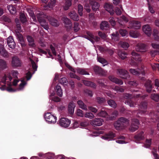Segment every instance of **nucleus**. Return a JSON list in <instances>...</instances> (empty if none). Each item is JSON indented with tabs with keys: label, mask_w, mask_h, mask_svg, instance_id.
Segmentation results:
<instances>
[{
	"label": "nucleus",
	"mask_w": 159,
	"mask_h": 159,
	"mask_svg": "<svg viewBox=\"0 0 159 159\" xmlns=\"http://www.w3.org/2000/svg\"><path fill=\"white\" fill-rule=\"evenodd\" d=\"M137 51L141 52H144L146 51L147 47L146 45L143 43H139L136 47Z\"/></svg>",
	"instance_id": "4468645a"
},
{
	"label": "nucleus",
	"mask_w": 159,
	"mask_h": 159,
	"mask_svg": "<svg viewBox=\"0 0 159 159\" xmlns=\"http://www.w3.org/2000/svg\"><path fill=\"white\" fill-rule=\"evenodd\" d=\"M70 18L74 21H78L79 20V16L75 11H72L69 13Z\"/></svg>",
	"instance_id": "393cba45"
},
{
	"label": "nucleus",
	"mask_w": 159,
	"mask_h": 159,
	"mask_svg": "<svg viewBox=\"0 0 159 159\" xmlns=\"http://www.w3.org/2000/svg\"><path fill=\"white\" fill-rule=\"evenodd\" d=\"M130 73L133 75H139L140 74H142L143 75H144L145 74L144 70L142 68V69L139 71L136 70L134 69H130L129 70Z\"/></svg>",
	"instance_id": "ddd939ff"
},
{
	"label": "nucleus",
	"mask_w": 159,
	"mask_h": 159,
	"mask_svg": "<svg viewBox=\"0 0 159 159\" xmlns=\"http://www.w3.org/2000/svg\"><path fill=\"white\" fill-rule=\"evenodd\" d=\"M26 39L29 42V45L33 47H35L36 46L34 43V39L33 37L30 35H27L26 37Z\"/></svg>",
	"instance_id": "cd10ccee"
},
{
	"label": "nucleus",
	"mask_w": 159,
	"mask_h": 159,
	"mask_svg": "<svg viewBox=\"0 0 159 159\" xmlns=\"http://www.w3.org/2000/svg\"><path fill=\"white\" fill-rule=\"evenodd\" d=\"M89 3L92 6V9L93 11H96L99 9L100 4L98 2L94 0H89Z\"/></svg>",
	"instance_id": "f8f14e48"
},
{
	"label": "nucleus",
	"mask_w": 159,
	"mask_h": 159,
	"mask_svg": "<svg viewBox=\"0 0 159 159\" xmlns=\"http://www.w3.org/2000/svg\"><path fill=\"white\" fill-rule=\"evenodd\" d=\"M7 78V76L5 75L1 79H0V86H2L3 88L6 87L5 84H6Z\"/></svg>",
	"instance_id": "58836bf2"
},
{
	"label": "nucleus",
	"mask_w": 159,
	"mask_h": 159,
	"mask_svg": "<svg viewBox=\"0 0 159 159\" xmlns=\"http://www.w3.org/2000/svg\"><path fill=\"white\" fill-rule=\"evenodd\" d=\"M75 107V104L72 102L70 103L68 106V111L70 114H72L74 112V108Z\"/></svg>",
	"instance_id": "c85d7f7f"
},
{
	"label": "nucleus",
	"mask_w": 159,
	"mask_h": 159,
	"mask_svg": "<svg viewBox=\"0 0 159 159\" xmlns=\"http://www.w3.org/2000/svg\"><path fill=\"white\" fill-rule=\"evenodd\" d=\"M139 120L137 119H133L132 120L131 125L129 128V130L133 132L137 130L139 128Z\"/></svg>",
	"instance_id": "39448f33"
},
{
	"label": "nucleus",
	"mask_w": 159,
	"mask_h": 159,
	"mask_svg": "<svg viewBox=\"0 0 159 159\" xmlns=\"http://www.w3.org/2000/svg\"><path fill=\"white\" fill-rule=\"evenodd\" d=\"M108 104L111 107L115 108L116 107L117 104L112 99H109L107 101Z\"/></svg>",
	"instance_id": "a19ab883"
},
{
	"label": "nucleus",
	"mask_w": 159,
	"mask_h": 159,
	"mask_svg": "<svg viewBox=\"0 0 159 159\" xmlns=\"http://www.w3.org/2000/svg\"><path fill=\"white\" fill-rule=\"evenodd\" d=\"M56 0H50V2H49L47 6H45V7H48V8H52L55 5Z\"/></svg>",
	"instance_id": "c03bdc74"
},
{
	"label": "nucleus",
	"mask_w": 159,
	"mask_h": 159,
	"mask_svg": "<svg viewBox=\"0 0 159 159\" xmlns=\"http://www.w3.org/2000/svg\"><path fill=\"white\" fill-rule=\"evenodd\" d=\"M120 34L122 36H125L126 34H127V31L124 29H120L119 31Z\"/></svg>",
	"instance_id": "338daca9"
},
{
	"label": "nucleus",
	"mask_w": 159,
	"mask_h": 159,
	"mask_svg": "<svg viewBox=\"0 0 159 159\" xmlns=\"http://www.w3.org/2000/svg\"><path fill=\"white\" fill-rule=\"evenodd\" d=\"M20 19L21 22L23 23H24L27 21L25 16L24 13H20Z\"/></svg>",
	"instance_id": "37998d69"
},
{
	"label": "nucleus",
	"mask_w": 159,
	"mask_h": 159,
	"mask_svg": "<svg viewBox=\"0 0 159 159\" xmlns=\"http://www.w3.org/2000/svg\"><path fill=\"white\" fill-rule=\"evenodd\" d=\"M103 120L101 118H95L92 120L91 124L94 127L100 126L102 125Z\"/></svg>",
	"instance_id": "a211bd4d"
},
{
	"label": "nucleus",
	"mask_w": 159,
	"mask_h": 159,
	"mask_svg": "<svg viewBox=\"0 0 159 159\" xmlns=\"http://www.w3.org/2000/svg\"><path fill=\"white\" fill-rule=\"evenodd\" d=\"M72 0H65V2L64 6L63 7L64 9L65 10H67L72 5Z\"/></svg>",
	"instance_id": "f704fd0d"
},
{
	"label": "nucleus",
	"mask_w": 159,
	"mask_h": 159,
	"mask_svg": "<svg viewBox=\"0 0 159 159\" xmlns=\"http://www.w3.org/2000/svg\"><path fill=\"white\" fill-rule=\"evenodd\" d=\"M100 28L102 30L107 31V32H108L110 29L109 25L106 21H102L101 23Z\"/></svg>",
	"instance_id": "dca6fc26"
},
{
	"label": "nucleus",
	"mask_w": 159,
	"mask_h": 159,
	"mask_svg": "<svg viewBox=\"0 0 159 159\" xmlns=\"http://www.w3.org/2000/svg\"><path fill=\"white\" fill-rule=\"evenodd\" d=\"M43 15L41 14H38L37 15V17L39 22L40 23L41 25L46 29L47 26H45L46 21L43 18Z\"/></svg>",
	"instance_id": "9d476101"
},
{
	"label": "nucleus",
	"mask_w": 159,
	"mask_h": 159,
	"mask_svg": "<svg viewBox=\"0 0 159 159\" xmlns=\"http://www.w3.org/2000/svg\"><path fill=\"white\" fill-rule=\"evenodd\" d=\"M113 89L115 90L120 92H123L124 91V89L120 87H119L117 86H115Z\"/></svg>",
	"instance_id": "bf43d9fd"
},
{
	"label": "nucleus",
	"mask_w": 159,
	"mask_h": 159,
	"mask_svg": "<svg viewBox=\"0 0 159 159\" xmlns=\"http://www.w3.org/2000/svg\"><path fill=\"white\" fill-rule=\"evenodd\" d=\"M58 122L59 125L65 128L69 126L70 121L67 118L63 117L59 120Z\"/></svg>",
	"instance_id": "0eeeda50"
},
{
	"label": "nucleus",
	"mask_w": 159,
	"mask_h": 159,
	"mask_svg": "<svg viewBox=\"0 0 159 159\" xmlns=\"http://www.w3.org/2000/svg\"><path fill=\"white\" fill-rule=\"evenodd\" d=\"M2 18V20L6 22L9 23L11 21L10 18L8 16H3Z\"/></svg>",
	"instance_id": "052dcab7"
},
{
	"label": "nucleus",
	"mask_w": 159,
	"mask_h": 159,
	"mask_svg": "<svg viewBox=\"0 0 159 159\" xmlns=\"http://www.w3.org/2000/svg\"><path fill=\"white\" fill-rule=\"evenodd\" d=\"M44 117L47 121L49 123H55L56 122L57 118L54 115H52L50 112L45 113Z\"/></svg>",
	"instance_id": "7ed1b4c3"
},
{
	"label": "nucleus",
	"mask_w": 159,
	"mask_h": 159,
	"mask_svg": "<svg viewBox=\"0 0 159 159\" xmlns=\"http://www.w3.org/2000/svg\"><path fill=\"white\" fill-rule=\"evenodd\" d=\"M111 39L114 41L118 40L119 39V34L118 32L116 33H113L111 34Z\"/></svg>",
	"instance_id": "09e8293b"
},
{
	"label": "nucleus",
	"mask_w": 159,
	"mask_h": 159,
	"mask_svg": "<svg viewBox=\"0 0 159 159\" xmlns=\"http://www.w3.org/2000/svg\"><path fill=\"white\" fill-rule=\"evenodd\" d=\"M7 9L10 11V13L14 14L16 13V9L15 7L12 5H10L7 6Z\"/></svg>",
	"instance_id": "79ce46f5"
},
{
	"label": "nucleus",
	"mask_w": 159,
	"mask_h": 159,
	"mask_svg": "<svg viewBox=\"0 0 159 159\" xmlns=\"http://www.w3.org/2000/svg\"><path fill=\"white\" fill-rule=\"evenodd\" d=\"M98 115L103 117H106L107 115V112L103 110H101L98 113Z\"/></svg>",
	"instance_id": "603ef678"
},
{
	"label": "nucleus",
	"mask_w": 159,
	"mask_h": 159,
	"mask_svg": "<svg viewBox=\"0 0 159 159\" xmlns=\"http://www.w3.org/2000/svg\"><path fill=\"white\" fill-rule=\"evenodd\" d=\"M152 139H146V144H145V147L147 148H149L151 144Z\"/></svg>",
	"instance_id": "774afa93"
},
{
	"label": "nucleus",
	"mask_w": 159,
	"mask_h": 159,
	"mask_svg": "<svg viewBox=\"0 0 159 159\" xmlns=\"http://www.w3.org/2000/svg\"><path fill=\"white\" fill-rule=\"evenodd\" d=\"M87 34L88 35V36L87 38L93 43L94 42L93 40H94L96 42L100 40V38L98 37V36H94L90 32H87Z\"/></svg>",
	"instance_id": "6e6552de"
},
{
	"label": "nucleus",
	"mask_w": 159,
	"mask_h": 159,
	"mask_svg": "<svg viewBox=\"0 0 159 159\" xmlns=\"http://www.w3.org/2000/svg\"><path fill=\"white\" fill-rule=\"evenodd\" d=\"M97 59L98 61L102 64H107V61L103 58L100 57H98Z\"/></svg>",
	"instance_id": "0e129e2a"
},
{
	"label": "nucleus",
	"mask_w": 159,
	"mask_h": 159,
	"mask_svg": "<svg viewBox=\"0 0 159 159\" xmlns=\"http://www.w3.org/2000/svg\"><path fill=\"white\" fill-rule=\"evenodd\" d=\"M15 34L20 43L24 41L23 35L19 31H16Z\"/></svg>",
	"instance_id": "e433bc0d"
},
{
	"label": "nucleus",
	"mask_w": 159,
	"mask_h": 159,
	"mask_svg": "<svg viewBox=\"0 0 159 159\" xmlns=\"http://www.w3.org/2000/svg\"><path fill=\"white\" fill-rule=\"evenodd\" d=\"M109 78L111 81L116 84L122 85L123 84V81L119 79L114 76H110L109 77Z\"/></svg>",
	"instance_id": "412c9836"
},
{
	"label": "nucleus",
	"mask_w": 159,
	"mask_h": 159,
	"mask_svg": "<svg viewBox=\"0 0 159 159\" xmlns=\"http://www.w3.org/2000/svg\"><path fill=\"white\" fill-rule=\"evenodd\" d=\"M104 7L111 15H113L115 11L113 10V7L112 5L106 3L105 4Z\"/></svg>",
	"instance_id": "aec40b11"
},
{
	"label": "nucleus",
	"mask_w": 159,
	"mask_h": 159,
	"mask_svg": "<svg viewBox=\"0 0 159 159\" xmlns=\"http://www.w3.org/2000/svg\"><path fill=\"white\" fill-rule=\"evenodd\" d=\"M59 82L60 84L64 85H67L68 84V82L66 78L65 77L62 78L60 79L59 80Z\"/></svg>",
	"instance_id": "de8ad7c7"
},
{
	"label": "nucleus",
	"mask_w": 159,
	"mask_h": 159,
	"mask_svg": "<svg viewBox=\"0 0 159 159\" xmlns=\"http://www.w3.org/2000/svg\"><path fill=\"white\" fill-rule=\"evenodd\" d=\"M8 78L9 79V81L7 82V85L8 87L7 88V90L9 92H13L15 91V90L11 87V84L10 81H11L12 79V77L11 75H9L8 76Z\"/></svg>",
	"instance_id": "b1692460"
},
{
	"label": "nucleus",
	"mask_w": 159,
	"mask_h": 159,
	"mask_svg": "<svg viewBox=\"0 0 159 159\" xmlns=\"http://www.w3.org/2000/svg\"><path fill=\"white\" fill-rule=\"evenodd\" d=\"M69 75L71 78H74L77 79L78 80H80V78L76 75L75 73L70 72L69 73Z\"/></svg>",
	"instance_id": "69168bd1"
},
{
	"label": "nucleus",
	"mask_w": 159,
	"mask_h": 159,
	"mask_svg": "<svg viewBox=\"0 0 159 159\" xmlns=\"http://www.w3.org/2000/svg\"><path fill=\"white\" fill-rule=\"evenodd\" d=\"M149 116L151 117L152 118H155L156 120H157L158 123L157 124V128L159 130V117L158 118L157 116L153 111H152L149 113Z\"/></svg>",
	"instance_id": "4c0bfd02"
},
{
	"label": "nucleus",
	"mask_w": 159,
	"mask_h": 159,
	"mask_svg": "<svg viewBox=\"0 0 159 159\" xmlns=\"http://www.w3.org/2000/svg\"><path fill=\"white\" fill-rule=\"evenodd\" d=\"M73 28L75 32H77L79 31L80 29V27L78 23L76 22L74 23Z\"/></svg>",
	"instance_id": "4d7b16f0"
},
{
	"label": "nucleus",
	"mask_w": 159,
	"mask_h": 159,
	"mask_svg": "<svg viewBox=\"0 0 159 159\" xmlns=\"http://www.w3.org/2000/svg\"><path fill=\"white\" fill-rule=\"evenodd\" d=\"M84 116L92 119L94 117V116L91 112H86L84 115Z\"/></svg>",
	"instance_id": "13d9d810"
},
{
	"label": "nucleus",
	"mask_w": 159,
	"mask_h": 159,
	"mask_svg": "<svg viewBox=\"0 0 159 159\" xmlns=\"http://www.w3.org/2000/svg\"><path fill=\"white\" fill-rule=\"evenodd\" d=\"M83 83L86 86H89L94 88H95L96 87V84L91 81L84 80L83 81Z\"/></svg>",
	"instance_id": "7c9ffc66"
},
{
	"label": "nucleus",
	"mask_w": 159,
	"mask_h": 159,
	"mask_svg": "<svg viewBox=\"0 0 159 159\" xmlns=\"http://www.w3.org/2000/svg\"><path fill=\"white\" fill-rule=\"evenodd\" d=\"M96 100L98 103L100 104H103L106 101L105 99L104 98L97 97Z\"/></svg>",
	"instance_id": "3c124183"
},
{
	"label": "nucleus",
	"mask_w": 159,
	"mask_h": 159,
	"mask_svg": "<svg viewBox=\"0 0 159 159\" xmlns=\"http://www.w3.org/2000/svg\"><path fill=\"white\" fill-rule=\"evenodd\" d=\"M151 98L156 102L159 101V95L158 94L154 93L152 94L151 96Z\"/></svg>",
	"instance_id": "8fccbe9b"
},
{
	"label": "nucleus",
	"mask_w": 159,
	"mask_h": 159,
	"mask_svg": "<svg viewBox=\"0 0 159 159\" xmlns=\"http://www.w3.org/2000/svg\"><path fill=\"white\" fill-rule=\"evenodd\" d=\"M78 9L79 14L80 16L83 15V7L80 4H79L78 6Z\"/></svg>",
	"instance_id": "864d4df0"
},
{
	"label": "nucleus",
	"mask_w": 159,
	"mask_h": 159,
	"mask_svg": "<svg viewBox=\"0 0 159 159\" xmlns=\"http://www.w3.org/2000/svg\"><path fill=\"white\" fill-rule=\"evenodd\" d=\"M48 20L51 25L56 27L59 26V23L56 19H55L52 17L50 16L48 17Z\"/></svg>",
	"instance_id": "a878e982"
},
{
	"label": "nucleus",
	"mask_w": 159,
	"mask_h": 159,
	"mask_svg": "<svg viewBox=\"0 0 159 159\" xmlns=\"http://www.w3.org/2000/svg\"><path fill=\"white\" fill-rule=\"evenodd\" d=\"M98 83L99 84L100 86L102 88H107V86L104 84L103 82H102V80H98Z\"/></svg>",
	"instance_id": "680f3d73"
},
{
	"label": "nucleus",
	"mask_w": 159,
	"mask_h": 159,
	"mask_svg": "<svg viewBox=\"0 0 159 159\" xmlns=\"http://www.w3.org/2000/svg\"><path fill=\"white\" fill-rule=\"evenodd\" d=\"M130 36L133 38H136L139 35V33L137 30H130L129 32Z\"/></svg>",
	"instance_id": "c9c22d12"
},
{
	"label": "nucleus",
	"mask_w": 159,
	"mask_h": 159,
	"mask_svg": "<svg viewBox=\"0 0 159 159\" xmlns=\"http://www.w3.org/2000/svg\"><path fill=\"white\" fill-rule=\"evenodd\" d=\"M55 89L58 96L60 97H61L62 96V92L61 87L59 85V84L56 86Z\"/></svg>",
	"instance_id": "2f4dec72"
},
{
	"label": "nucleus",
	"mask_w": 159,
	"mask_h": 159,
	"mask_svg": "<svg viewBox=\"0 0 159 159\" xmlns=\"http://www.w3.org/2000/svg\"><path fill=\"white\" fill-rule=\"evenodd\" d=\"M131 55L133 59L135 61H141V56L140 54L134 51L132 52Z\"/></svg>",
	"instance_id": "bb28decb"
},
{
	"label": "nucleus",
	"mask_w": 159,
	"mask_h": 159,
	"mask_svg": "<svg viewBox=\"0 0 159 159\" xmlns=\"http://www.w3.org/2000/svg\"><path fill=\"white\" fill-rule=\"evenodd\" d=\"M129 124V120L127 119L121 117L114 124V126L117 130L123 129L124 127L127 126Z\"/></svg>",
	"instance_id": "f257e3e1"
},
{
	"label": "nucleus",
	"mask_w": 159,
	"mask_h": 159,
	"mask_svg": "<svg viewBox=\"0 0 159 159\" xmlns=\"http://www.w3.org/2000/svg\"><path fill=\"white\" fill-rule=\"evenodd\" d=\"M0 53L1 55L5 57H9L8 52L7 51L3 45H0Z\"/></svg>",
	"instance_id": "5701e85b"
},
{
	"label": "nucleus",
	"mask_w": 159,
	"mask_h": 159,
	"mask_svg": "<svg viewBox=\"0 0 159 159\" xmlns=\"http://www.w3.org/2000/svg\"><path fill=\"white\" fill-rule=\"evenodd\" d=\"M77 103L80 107L82 109L85 110H87L86 105H85L82 101L79 100L77 102Z\"/></svg>",
	"instance_id": "ea45409f"
},
{
	"label": "nucleus",
	"mask_w": 159,
	"mask_h": 159,
	"mask_svg": "<svg viewBox=\"0 0 159 159\" xmlns=\"http://www.w3.org/2000/svg\"><path fill=\"white\" fill-rule=\"evenodd\" d=\"M118 54L119 57L122 59H124L127 57V53L124 50H119L118 51Z\"/></svg>",
	"instance_id": "473e14b6"
},
{
	"label": "nucleus",
	"mask_w": 159,
	"mask_h": 159,
	"mask_svg": "<svg viewBox=\"0 0 159 159\" xmlns=\"http://www.w3.org/2000/svg\"><path fill=\"white\" fill-rule=\"evenodd\" d=\"M31 65L32 66V68H33V70H34V72L33 73H34V72L37 70V68L38 67V66L35 63V62L33 61V60H31Z\"/></svg>",
	"instance_id": "6e6d98bb"
},
{
	"label": "nucleus",
	"mask_w": 159,
	"mask_h": 159,
	"mask_svg": "<svg viewBox=\"0 0 159 159\" xmlns=\"http://www.w3.org/2000/svg\"><path fill=\"white\" fill-rule=\"evenodd\" d=\"M0 66L2 69H5L7 67L6 62L4 60L0 59Z\"/></svg>",
	"instance_id": "49530a36"
},
{
	"label": "nucleus",
	"mask_w": 159,
	"mask_h": 159,
	"mask_svg": "<svg viewBox=\"0 0 159 159\" xmlns=\"http://www.w3.org/2000/svg\"><path fill=\"white\" fill-rule=\"evenodd\" d=\"M77 72L82 75H89V73L86 71L84 70L78 68L77 69Z\"/></svg>",
	"instance_id": "a18cd8bd"
},
{
	"label": "nucleus",
	"mask_w": 159,
	"mask_h": 159,
	"mask_svg": "<svg viewBox=\"0 0 159 159\" xmlns=\"http://www.w3.org/2000/svg\"><path fill=\"white\" fill-rule=\"evenodd\" d=\"M139 107L141 109H143V110H139L137 113L138 116H139V114H145L146 112L145 110L147 109V104L146 102H141L139 106Z\"/></svg>",
	"instance_id": "1a4fd4ad"
},
{
	"label": "nucleus",
	"mask_w": 159,
	"mask_h": 159,
	"mask_svg": "<svg viewBox=\"0 0 159 159\" xmlns=\"http://www.w3.org/2000/svg\"><path fill=\"white\" fill-rule=\"evenodd\" d=\"M93 69L94 72L96 74L100 75H102V69L101 67L98 66H95L93 67Z\"/></svg>",
	"instance_id": "72a5a7b5"
},
{
	"label": "nucleus",
	"mask_w": 159,
	"mask_h": 159,
	"mask_svg": "<svg viewBox=\"0 0 159 159\" xmlns=\"http://www.w3.org/2000/svg\"><path fill=\"white\" fill-rule=\"evenodd\" d=\"M152 81L149 80L147 81L145 84V86L146 88V91L148 93L151 92L152 89Z\"/></svg>",
	"instance_id": "c756f323"
},
{
	"label": "nucleus",
	"mask_w": 159,
	"mask_h": 159,
	"mask_svg": "<svg viewBox=\"0 0 159 159\" xmlns=\"http://www.w3.org/2000/svg\"><path fill=\"white\" fill-rule=\"evenodd\" d=\"M129 27L134 29H138L141 26V24L140 22L137 21H132L129 24Z\"/></svg>",
	"instance_id": "f3484780"
},
{
	"label": "nucleus",
	"mask_w": 159,
	"mask_h": 159,
	"mask_svg": "<svg viewBox=\"0 0 159 159\" xmlns=\"http://www.w3.org/2000/svg\"><path fill=\"white\" fill-rule=\"evenodd\" d=\"M62 20L65 25L67 29H72V24L70 20L66 17H63Z\"/></svg>",
	"instance_id": "9b49d317"
},
{
	"label": "nucleus",
	"mask_w": 159,
	"mask_h": 159,
	"mask_svg": "<svg viewBox=\"0 0 159 159\" xmlns=\"http://www.w3.org/2000/svg\"><path fill=\"white\" fill-rule=\"evenodd\" d=\"M143 30L148 36H150L152 34V29L148 25H145L143 26Z\"/></svg>",
	"instance_id": "2eb2a0df"
},
{
	"label": "nucleus",
	"mask_w": 159,
	"mask_h": 159,
	"mask_svg": "<svg viewBox=\"0 0 159 159\" xmlns=\"http://www.w3.org/2000/svg\"><path fill=\"white\" fill-rule=\"evenodd\" d=\"M117 74L122 79H129L130 76L128 72L123 69H119L117 70Z\"/></svg>",
	"instance_id": "f03ea898"
},
{
	"label": "nucleus",
	"mask_w": 159,
	"mask_h": 159,
	"mask_svg": "<svg viewBox=\"0 0 159 159\" xmlns=\"http://www.w3.org/2000/svg\"><path fill=\"white\" fill-rule=\"evenodd\" d=\"M158 32V31L156 30H154L153 31V35L154 39L157 41H159V36L157 35Z\"/></svg>",
	"instance_id": "5fc2aeb1"
},
{
	"label": "nucleus",
	"mask_w": 159,
	"mask_h": 159,
	"mask_svg": "<svg viewBox=\"0 0 159 159\" xmlns=\"http://www.w3.org/2000/svg\"><path fill=\"white\" fill-rule=\"evenodd\" d=\"M109 21L112 26H114L116 24V22L114 18L113 17H110L109 18Z\"/></svg>",
	"instance_id": "e2e57ef3"
},
{
	"label": "nucleus",
	"mask_w": 159,
	"mask_h": 159,
	"mask_svg": "<svg viewBox=\"0 0 159 159\" xmlns=\"http://www.w3.org/2000/svg\"><path fill=\"white\" fill-rule=\"evenodd\" d=\"M144 132L143 131H141L135 135L134 136V138L136 140L139 141L143 140L144 139Z\"/></svg>",
	"instance_id": "4be33fe9"
},
{
	"label": "nucleus",
	"mask_w": 159,
	"mask_h": 159,
	"mask_svg": "<svg viewBox=\"0 0 159 159\" xmlns=\"http://www.w3.org/2000/svg\"><path fill=\"white\" fill-rule=\"evenodd\" d=\"M11 65L14 68L20 67L21 66V62L19 58L16 56L12 57Z\"/></svg>",
	"instance_id": "20e7f679"
},
{
	"label": "nucleus",
	"mask_w": 159,
	"mask_h": 159,
	"mask_svg": "<svg viewBox=\"0 0 159 159\" xmlns=\"http://www.w3.org/2000/svg\"><path fill=\"white\" fill-rule=\"evenodd\" d=\"M124 97L125 98L127 99L125 102V104L129 105L130 107H134L135 105V102L130 99V98H132V95L131 94L125 93L124 94Z\"/></svg>",
	"instance_id": "423d86ee"
},
{
	"label": "nucleus",
	"mask_w": 159,
	"mask_h": 159,
	"mask_svg": "<svg viewBox=\"0 0 159 159\" xmlns=\"http://www.w3.org/2000/svg\"><path fill=\"white\" fill-rule=\"evenodd\" d=\"M115 134L113 132H110L108 133L105 134L102 137L103 139L107 140H110L115 137Z\"/></svg>",
	"instance_id": "6ab92c4d"
}]
</instances>
